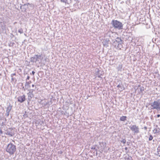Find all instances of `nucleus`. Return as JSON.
<instances>
[{
  "mask_svg": "<svg viewBox=\"0 0 160 160\" xmlns=\"http://www.w3.org/2000/svg\"><path fill=\"white\" fill-rule=\"evenodd\" d=\"M157 154L160 157V148H157Z\"/></svg>",
  "mask_w": 160,
  "mask_h": 160,
  "instance_id": "22",
  "label": "nucleus"
},
{
  "mask_svg": "<svg viewBox=\"0 0 160 160\" xmlns=\"http://www.w3.org/2000/svg\"><path fill=\"white\" fill-rule=\"evenodd\" d=\"M118 83L117 84H118L117 87L118 88V89L119 90L120 92L122 91L123 90L125 89L123 85H122V82L121 81H118Z\"/></svg>",
  "mask_w": 160,
  "mask_h": 160,
  "instance_id": "6",
  "label": "nucleus"
},
{
  "mask_svg": "<svg viewBox=\"0 0 160 160\" xmlns=\"http://www.w3.org/2000/svg\"><path fill=\"white\" fill-rule=\"evenodd\" d=\"M122 65L121 64H119L118 65V66L117 68L118 71H120V72H121V71H122Z\"/></svg>",
  "mask_w": 160,
  "mask_h": 160,
  "instance_id": "17",
  "label": "nucleus"
},
{
  "mask_svg": "<svg viewBox=\"0 0 160 160\" xmlns=\"http://www.w3.org/2000/svg\"><path fill=\"white\" fill-rule=\"evenodd\" d=\"M14 79H15V78H13V77H12V79H12V81H14Z\"/></svg>",
  "mask_w": 160,
  "mask_h": 160,
  "instance_id": "39",
  "label": "nucleus"
},
{
  "mask_svg": "<svg viewBox=\"0 0 160 160\" xmlns=\"http://www.w3.org/2000/svg\"><path fill=\"white\" fill-rule=\"evenodd\" d=\"M6 151L9 155H13L15 152L16 151V146L12 143H10L8 144L6 147Z\"/></svg>",
  "mask_w": 160,
  "mask_h": 160,
  "instance_id": "1",
  "label": "nucleus"
},
{
  "mask_svg": "<svg viewBox=\"0 0 160 160\" xmlns=\"http://www.w3.org/2000/svg\"><path fill=\"white\" fill-rule=\"evenodd\" d=\"M36 56L37 57L38 60L39 61V60H40L41 61H42L43 59V57H42L41 55H36Z\"/></svg>",
  "mask_w": 160,
  "mask_h": 160,
  "instance_id": "19",
  "label": "nucleus"
},
{
  "mask_svg": "<svg viewBox=\"0 0 160 160\" xmlns=\"http://www.w3.org/2000/svg\"><path fill=\"white\" fill-rule=\"evenodd\" d=\"M0 26L1 27V28L3 30H4L6 29V25L4 22H0Z\"/></svg>",
  "mask_w": 160,
  "mask_h": 160,
  "instance_id": "14",
  "label": "nucleus"
},
{
  "mask_svg": "<svg viewBox=\"0 0 160 160\" xmlns=\"http://www.w3.org/2000/svg\"><path fill=\"white\" fill-rule=\"evenodd\" d=\"M153 132L154 134L158 133L160 132V128L158 127V128H154L153 130Z\"/></svg>",
  "mask_w": 160,
  "mask_h": 160,
  "instance_id": "13",
  "label": "nucleus"
},
{
  "mask_svg": "<svg viewBox=\"0 0 160 160\" xmlns=\"http://www.w3.org/2000/svg\"><path fill=\"white\" fill-rule=\"evenodd\" d=\"M119 1H120L121 0H118Z\"/></svg>",
  "mask_w": 160,
  "mask_h": 160,
  "instance_id": "45",
  "label": "nucleus"
},
{
  "mask_svg": "<svg viewBox=\"0 0 160 160\" xmlns=\"http://www.w3.org/2000/svg\"><path fill=\"white\" fill-rule=\"evenodd\" d=\"M152 109H156L158 111H160V99H158L152 103L150 104Z\"/></svg>",
  "mask_w": 160,
  "mask_h": 160,
  "instance_id": "3",
  "label": "nucleus"
},
{
  "mask_svg": "<svg viewBox=\"0 0 160 160\" xmlns=\"http://www.w3.org/2000/svg\"><path fill=\"white\" fill-rule=\"evenodd\" d=\"M111 24L115 29L121 30L123 28L122 23L117 20H113L111 22Z\"/></svg>",
  "mask_w": 160,
  "mask_h": 160,
  "instance_id": "2",
  "label": "nucleus"
},
{
  "mask_svg": "<svg viewBox=\"0 0 160 160\" xmlns=\"http://www.w3.org/2000/svg\"><path fill=\"white\" fill-rule=\"evenodd\" d=\"M12 106L11 105L10 103H9L8 107L7 108L6 112H10L11 110L12 109Z\"/></svg>",
  "mask_w": 160,
  "mask_h": 160,
  "instance_id": "12",
  "label": "nucleus"
},
{
  "mask_svg": "<svg viewBox=\"0 0 160 160\" xmlns=\"http://www.w3.org/2000/svg\"><path fill=\"white\" fill-rule=\"evenodd\" d=\"M127 118V117L125 116L121 117L120 118V120L122 121H124L126 120Z\"/></svg>",
  "mask_w": 160,
  "mask_h": 160,
  "instance_id": "18",
  "label": "nucleus"
},
{
  "mask_svg": "<svg viewBox=\"0 0 160 160\" xmlns=\"http://www.w3.org/2000/svg\"><path fill=\"white\" fill-rule=\"evenodd\" d=\"M18 102H20V103H22L24 102L26 99L25 95H23L22 96H19L18 98Z\"/></svg>",
  "mask_w": 160,
  "mask_h": 160,
  "instance_id": "7",
  "label": "nucleus"
},
{
  "mask_svg": "<svg viewBox=\"0 0 160 160\" xmlns=\"http://www.w3.org/2000/svg\"><path fill=\"white\" fill-rule=\"evenodd\" d=\"M15 75H16L15 73H12L11 75V77H13L14 76H15Z\"/></svg>",
  "mask_w": 160,
  "mask_h": 160,
  "instance_id": "31",
  "label": "nucleus"
},
{
  "mask_svg": "<svg viewBox=\"0 0 160 160\" xmlns=\"http://www.w3.org/2000/svg\"><path fill=\"white\" fill-rule=\"evenodd\" d=\"M140 91L141 92H142L143 91H144L143 88V87H142V88L141 87V88H140Z\"/></svg>",
  "mask_w": 160,
  "mask_h": 160,
  "instance_id": "28",
  "label": "nucleus"
},
{
  "mask_svg": "<svg viewBox=\"0 0 160 160\" xmlns=\"http://www.w3.org/2000/svg\"><path fill=\"white\" fill-rule=\"evenodd\" d=\"M125 160H132V157L128 155V156H126L125 157Z\"/></svg>",
  "mask_w": 160,
  "mask_h": 160,
  "instance_id": "20",
  "label": "nucleus"
},
{
  "mask_svg": "<svg viewBox=\"0 0 160 160\" xmlns=\"http://www.w3.org/2000/svg\"><path fill=\"white\" fill-rule=\"evenodd\" d=\"M128 149V148H127V147H126V148H125V149L126 150H127Z\"/></svg>",
  "mask_w": 160,
  "mask_h": 160,
  "instance_id": "41",
  "label": "nucleus"
},
{
  "mask_svg": "<svg viewBox=\"0 0 160 160\" xmlns=\"http://www.w3.org/2000/svg\"><path fill=\"white\" fill-rule=\"evenodd\" d=\"M91 149H92L95 150V151H97V149L95 148V147H94V148L92 147L91 148Z\"/></svg>",
  "mask_w": 160,
  "mask_h": 160,
  "instance_id": "34",
  "label": "nucleus"
},
{
  "mask_svg": "<svg viewBox=\"0 0 160 160\" xmlns=\"http://www.w3.org/2000/svg\"><path fill=\"white\" fill-rule=\"evenodd\" d=\"M158 148H160V144L159 145Z\"/></svg>",
  "mask_w": 160,
  "mask_h": 160,
  "instance_id": "40",
  "label": "nucleus"
},
{
  "mask_svg": "<svg viewBox=\"0 0 160 160\" xmlns=\"http://www.w3.org/2000/svg\"><path fill=\"white\" fill-rule=\"evenodd\" d=\"M131 130L134 133L137 134L139 132V128L138 126L133 125L129 126Z\"/></svg>",
  "mask_w": 160,
  "mask_h": 160,
  "instance_id": "4",
  "label": "nucleus"
},
{
  "mask_svg": "<svg viewBox=\"0 0 160 160\" xmlns=\"http://www.w3.org/2000/svg\"><path fill=\"white\" fill-rule=\"evenodd\" d=\"M113 41H115V42H118L119 43L122 44V40L121 38L117 37L116 38V39L115 40H113Z\"/></svg>",
  "mask_w": 160,
  "mask_h": 160,
  "instance_id": "15",
  "label": "nucleus"
},
{
  "mask_svg": "<svg viewBox=\"0 0 160 160\" xmlns=\"http://www.w3.org/2000/svg\"><path fill=\"white\" fill-rule=\"evenodd\" d=\"M30 78V77L29 76H28L27 78L26 79V81L28 80Z\"/></svg>",
  "mask_w": 160,
  "mask_h": 160,
  "instance_id": "32",
  "label": "nucleus"
},
{
  "mask_svg": "<svg viewBox=\"0 0 160 160\" xmlns=\"http://www.w3.org/2000/svg\"><path fill=\"white\" fill-rule=\"evenodd\" d=\"M6 134L10 137H12L14 135V132L13 129L12 128H9L6 130Z\"/></svg>",
  "mask_w": 160,
  "mask_h": 160,
  "instance_id": "5",
  "label": "nucleus"
},
{
  "mask_svg": "<svg viewBox=\"0 0 160 160\" xmlns=\"http://www.w3.org/2000/svg\"><path fill=\"white\" fill-rule=\"evenodd\" d=\"M113 45L114 46L115 48H119L121 49V48L122 47V44L119 43L118 42H115V41H113Z\"/></svg>",
  "mask_w": 160,
  "mask_h": 160,
  "instance_id": "8",
  "label": "nucleus"
},
{
  "mask_svg": "<svg viewBox=\"0 0 160 160\" xmlns=\"http://www.w3.org/2000/svg\"><path fill=\"white\" fill-rule=\"evenodd\" d=\"M29 6H30V7L32 8H33L34 7V6L33 4H32V3L30 4Z\"/></svg>",
  "mask_w": 160,
  "mask_h": 160,
  "instance_id": "27",
  "label": "nucleus"
},
{
  "mask_svg": "<svg viewBox=\"0 0 160 160\" xmlns=\"http://www.w3.org/2000/svg\"><path fill=\"white\" fill-rule=\"evenodd\" d=\"M153 138V136L151 135H150L149 136V139H148L149 141L152 140V139Z\"/></svg>",
  "mask_w": 160,
  "mask_h": 160,
  "instance_id": "24",
  "label": "nucleus"
},
{
  "mask_svg": "<svg viewBox=\"0 0 160 160\" xmlns=\"http://www.w3.org/2000/svg\"><path fill=\"white\" fill-rule=\"evenodd\" d=\"M22 88L24 89V91H25L27 89H28V88H27V87H25V88H24V87H23V88Z\"/></svg>",
  "mask_w": 160,
  "mask_h": 160,
  "instance_id": "33",
  "label": "nucleus"
},
{
  "mask_svg": "<svg viewBox=\"0 0 160 160\" xmlns=\"http://www.w3.org/2000/svg\"><path fill=\"white\" fill-rule=\"evenodd\" d=\"M157 117H158V118H159L160 117V115L159 114H158V115H157Z\"/></svg>",
  "mask_w": 160,
  "mask_h": 160,
  "instance_id": "38",
  "label": "nucleus"
},
{
  "mask_svg": "<svg viewBox=\"0 0 160 160\" xmlns=\"http://www.w3.org/2000/svg\"><path fill=\"white\" fill-rule=\"evenodd\" d=\"M35 72H34V71H32V74H33V75H34L35 74Z\"/></svg>",
  "mask_w": 160,
  "mask_h": 160,
  "instance_id": "37",
  "label": "nucleus"
},
{
  "mask_svg": "<svg viewBox=\"0 0 160 160\" xmlns=\"http://www.w3.org/2000/svg\"><path fill=\"white\" fill-rule=\"evenodd\" d=\"M33 90H32V91H30L29 93H28V99L30 100L33 97L34 95L33 94Z\"/></svg>",
  "mask_w": 160,
  "mask_h": 160,
  "instance_id": "11",
  "label": "nucleus"
},
{
  "mask_svg": "<svg viewBox=\"0 0 160 160\" xmlns=\"http://www.w3.org/2000/svg\"><path fill=\"white\" fill-rule=\"evenodd\" d=\"M109 40L108 39H106L103 40L102 42L103 46L106 48L108 46V44L109 42Z\"/></svg>",
  "mask_w": 160,
  "mask_h": 160,
  "instance_id": "9",
  "label": "nucleus"
},
{
  "mask_svg": "<svg viewBox=\"0 0 160 160\" xmlns=\"http://www.w3.org/2000/svg\"><path fill=\"white\" fill-rule=\"evenodd\" d=\"M112 32L111 31H108L107 33V35L109 37H110V35L111 33H112Z\"/></svg>",
  "mask_w": 160,
  "mask_h": 160,
  "instance_id": "23",
  "label": "nucleus"
},
{
  "mask_svg": "<svg viewBox=\"0 0 160 160\" xmlns=\"http://www.w3.org/2000/svg\"><path fill=\"white\" fill-rule=\"evenodd\" d=\"M30 4L29 3H27L24 4V6H27L28 7V5H30Z\"/></svg>",
  "mask_w": 160,
  "mask_h": 160,
  "instance_id": "29",
  "label": "nucleus"
},
{
  "mask_svg": "<svg viewBox=\"0 0 160 160\" xmlns=\"http://www.w3.org/2000/svg\"><path fill=\"white\" fill-rule=\"evenodd\" d=\"M3 122H2V125H3Z\"/></svg>",
  "mask_w": 160,
  "mask_h": 160,
  "instance_id": "43",
  "label": "nucleus"
},
{
  "mask_svg": "<svg viewBox=\"0 0 160 160\" xmlns=\"http://www.w3.org/2000/svg\"><path fill=\"white\" fill-rule=\"evenodd\" d=\"M143 129L145 130H147V127L146 126H144V127H143Z\"/></svg>",
  "mask_w": 160,
  "mask_h": 160,
  "instance_id": "36",
  "label": "nucleus"
},
{
  "mask_svg": "<svg viewBox=\"0 0 160 160\" xmlns=\"http://www.w3.org/2000/svg\"><path fill=\"white\" fill-rule=\"evenodd\" d=\"M30 61L36 63L37 62L39 61L37 57L36 56V55H35L33 57H31L30 58Z\"/></svg>",
  "mask_w": 160,
  "mask_h": 160,
  "instance_id": "10",
  "label": "nucleus"
},
{
  "mask_svg": "<svg viewBox=\"0 0 160 160\" xmlns=\"http://www.w3.org/2000/svg\"><path fill=\"white\" fill-rule=\"evenodd\" d=\"M34 84L32 85V87H34Z\"/></svg>",
  "mask_w": 160,
  "mask_h": 160,
  "instance_id": "42",
  "label": "nucleus"
},
{
  "mask_svg": "<svg viewBox=\"0 0 160 160\" xmlns=\"http://www.w3.org/2000/svg\"><path fill=\"white\" fill-rule=\"evenodd\" d=\"M3 133V131L0 128V135Z\"/></svg>",
  "mask_w": 160,
  "mask_h": 160,
  "instance_id": "30",
  "label": "nucleus"
},
{
  "mask_svg": "<svg viewBox=\"0 0 160 160\" xmlns=\"http://www.w3.org/2000/svg\"><path fill=\"white\" fill-rule=\"evenodd\" d=\"M61 0L62 2H66V0Z\"/></svg>",
  "mask_w": 160,
  "mask_h": 160,
  "instance_id": "35",
  "label": "nucleus"
},
{
  "mask_svg": "<svg viewBox=\"0 0 160 160\" xmlns=\"http://www.w3.org/2000/svg\"><path fill=\"white\" fill-rule=\"evenodd\" d=\"M156 127H158V125H157V126H156Z\"/></svg>",
  "mask_w": 160,
  "mask_h": 160,
  "instance_id": "44",
  "label": "nucleus"
},
{
  "mask_svg": "<svg viewBox=\"0 0 160 160\" xmlns=\"http://www.w3.org/2000/svg\"><path fill=\"white\" fill-rule=\"evenodd\" d=\"M31 83V81H29L28 82L26 81V83L25 84V87H27V88H29L30 87V84Z\"/></svg>",
  "mask_w": 160,
  "mask_h": 160,
  "instance_id": "16",
  "label": "nucleus"
},
{
  "mask_svg": "<svg viewBox=\"0 0 160 160\" xmlns=\"http://www.w3.org/2000/svg\"><path fill=\"white\" fill-rule=\"evenodd\" d=\"M9 113H10V112H6V116L7 117H8L9 116Z\"/></svg>",
  "mask_w": 160,
  "mask_h": 160,
  "instance_id": "26",
  "label": "nucleus"
},
{
  "mask_svg": "<svg viewBox=\"0 0 160 160\" xmlns=\"http://www.w3.org/2000/svg\"><path fill=\"white\" fill-rule=\"evenodd\" d=\"M18 32L21 34L22 33H23V29L21 28L19 29L18 30Z\"/></svg>",
  "mask_w": 160,
  "mask_h": 160,
  "instance_id": "21",
  "label": "nucleus"
},
{
  "mask_svg": "<svg viewBox=\"0 0 160 160\" xmlns=\"http://www.w3.org/2000/svg\"><path fill=\"white\" fill-rule=\"evenodd\" d=\"M121 142L124 144L126 143V140L125 139H122V140L121 141Z\"/></svg>",
  "mask_w": 160,
  "mask_h": 160,
  "instance_id": "25",
  "label": "nucleus"
}]
</instances>
